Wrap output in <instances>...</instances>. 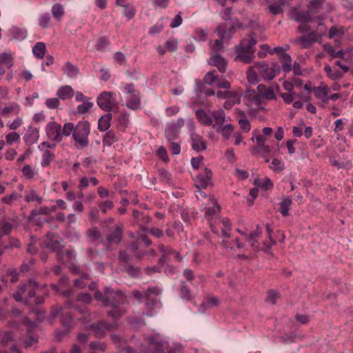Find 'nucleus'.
Wrapping results in <instances>:
<instances>
[{
	"mask_svg": "<svg viewBox=\"0 0 353 353\" xmlns=\"http://www.w3.org/2000/svg\"><path fill=\"white\" fill-rule=\"evenodd\" d=\"M92 301V296L88 293L79 294L75 301H69L63 307L57 305L52 308L51 315L52 317L61 316V323L65 327H70L73 321L76 313L81 316L77 317L78 320L82 321L84 324L91 321V314L84 304H88Z\"/></svg>",
	"mask_w": 353,
	"mask_h": 353,
	"instance_id": "f257e3e1",
	"label": "nucleus"
},
{
	"mask_svg": "<svg viewBox=\"0 0 353 353\" xmlns=\"http://www.w3.org/2000/svg\"><path fill=\"white\" fill-rule=\"evenodd\" d=\"M94 298L104 307L111 308L108 311V314L114 319L119 317L126 310L124 305L125 296L121 292H116L110 288H105L104 294L99 291L96 292Z\"/></svg>",
	"mask_w": 353,
	"mask_h": 353,
	"instance_id": "f03ea898",
	"label": "nucleus"
},
{
	"mask_svg": "<svg viewBox=\"0 0 353 353\" xmlns=\"http://www.w3.org/2000/svg\"><path fill=\"white\" fill-rule=\"evenodd\" d=\"M220 207L217 204L213 206L208 207L205 210V218L209 224L211 230L213 233L219 234V231H221L222 234L226 237L230 238V234L229 230L231 229V223L228 219H221L219 217Z\"/></svg>",
	"mask_w": 353,
	"mask_h": 353,
	"instance_id": "7ed1b4c3",
	"label": "nucleus"
},
{
	"mask_svg": "<svg viewBox=\"0 0 353 353\" xmlns=\"http://www.w3.org/2000/svg\"><path fill=\"white\" fill-rule=\"evenodd\" d=\"M37 283L33 280H29L18 288L17 292L13 294V297L16 301H23L28 306L41 304L43 302V298L37 294Z\"/></svg>",
	"mask_w": 353,
	"mask_h": 353,
	"instance_id": "20e7f679",
	"label": "nucleus"
},
{
	"mask_svg": "<svg viewBox=\"0 0 353 353\" xmlns=\"http://www.w3.org/2000/svg\"><path fill=\"white\" fill-rule=\"evenodd\" d=\"M45 245L47 248L57 253V259L59 262L66 265L73 264L75 259L74 252L63 248L60 238L54 233L47 234Z\"/></svg>",
	"mask_w": 353,
	"mask_h": 353,
	"instance_id": "39448f33",
	"label": "nucleus"
},
{
	"mask_svg": "<svg viewBox=\"0 0 353 353\" xmlns=\"http://www.w3.org/2000/svg\"><path fill=\"white\" fill-rule=\"evenodd\" d=\"M281 68L274 64L273 67H269L265 62H257L248 68L247 79L250 83L254 84L258 81V75L264 81L272 80L280 72Z\"/></svg>",
	"mask_w": 353,
	"mask_h": 353,
	"instance_id": "423d86ee",
	"label": "nucleus"
},
{
	"mask_svg": "<svg viewBox=\"0 0 353 353\" xmlns=\"http://www.w3.org/2000/svg\"><path fill=\"white\" fill-rule=\"evenodd\" d=\"M256 40L254 37L250 35L248 39H243L241 43L236 46L235 51L236 57L235 60H239L244 63H250L254 58L255 48Z\"/></svg>",
	"mask_w": 353,
	"mask_h": 353,
	"instance_id": "0eeeda50",
	"label": "nucleus"
},
{
	"mask_svg": "<svg viewBox=\"0 0 353 353\" xmlns=\"http://www.w3.org/2000/svg\"><path fill=\"white\" fill-rule=\"evenodd\" d=\"M162 290L157 285L148 286L146 290H135L132 292L133 296L138 301H145L148 309L155 308L159 306L158 297L161 294Z\"/></svg>",
	"mask_w": 353,
	"mask_h": 353,
	"instance_id": "6e6552de",
	"label": "nucleus"
},
{
	"mask_svg": "<svg viewBox=\"0 0 353 353\" xmlns=\"http://www.w3.org/2000/svg\"><path fill=\"white\" fill-rule=\"evenodd\" d=\"M21 320V324L16 325L17 331L21 329L23 330V328H25L26 333L22 336L19 337L18 339L24 344L26 347H29L37 342L38 337L34 333V330L37 325L34 321L30 320L27 317H23Z\"/></svg>",
	"mask_w": 353,
	"mask_h": 353,
	"instance_id": "1a4fd4ad",
	"label": "nucleus"
},
{
	"mask_svg": "<svg viewBox=\"0 0 353 353\" xmlns=\"http://www.w3.org/2000/svg\"><path fill=\"white\" fill-rule=\"evenodd\" d=\"M90 133V123L86 121H80L75 126L72 139L74 145L78 149H83L89 145L88 136Z\"/></svg>",
	"mask_w": 353,
	"mask_h": 353,
	"instance_id": "9d476101",
	"label": "nucleus"
},
{
	"mask_svg": "<svg viewBox=\"0 0 353 353\" xmlns=\"http://www.w3.org/2000/svg\"><path fill=\"white\" fill-rule=\"evenodd\" d=\"M200 123L212 125L214 128L221 126L225 121L224 112H195Z\"/></svg>",
	"mask_w": 353,
	"mask_h": 353,
	"instance_id": "9b49d317",
	"label": "nucleus"
},
{
	"mask_svg": "<svg viewBox=\"0 0 353 353\" xmlns=\"http://www.w3.org/2000/svg\"><path fill=\"white\" fill-rule=\"evenodd\" d=\"M97 105L103 110H112L119 108L116 94L112 92L103 91L97 99Z\"/></svg>",
	"mask_w": 353,
	"mask_h": 353,
	"instance_id": "f8f14e48",
	"label": "nucleus"
},
{
	"mask_svg": "<svg viewBox=\"0 0 353 353\" xmlns=\"http://www.w3.org/2000/svg\"><path fill=\"white\" fill-rule=\"evenodd\" d=\"M126 94V106L131 110L141 108V94L139 90L135 89L133 83H128L124 88Z\"/></svg>",
	"mask_w": 353,
	"mask_h": 353,
	"instance_id": "ddd939ff",
	"label": "nucleus"
},
{
	"mask_svg": "<svg viewBox=\"0 0 353 353\" xmlns=\"http://www.w3.org/2000/svg\"><path fill=\"white\" fill-rule=\"evenodd\" d=\"M123 228L117 225L114 230L103 241V246L105 250H112L120 243L123 236Z\"/></svg>",
	"mask_w": 353,
	"mask_h": 353,
	"instance_id": "4468645a",
	"label": "nucleus"
},
{
	"mask_svg": "<svg viewBox=\"0 0 353 353\" xmlns=\"http://www.w3.org/2000/svg\"><path fill=\"white\" fill-rule=\"evenodd\" d=\"M93 332L97 338H103L108 332L114 330L117 324L115 321L108 323L105 321H99L97 323L89 324L87 325Z\"/></svg>",
	"mask_w": 353,
	"mask_h": 353,
	"instance_id": "2eb2a0df",
	"label": "nucleus"
},
{
	"mask_svg": "<svg viewBox=\"0 0 353 353\" xmlns=\"http://www.w3.org/2000/svg\"><path fill=\"white\" fill-rule=\"evenodd\" d=\"M159 249L161 254V256L159 260L160 264H165L172 261L179 262L182 259L179 253L170 246L159 244Z\"/></svg>",
	"mask_w": 353,
	"mask_h": 353,
	"instance_id": "dca6fc26",
	"label": "nucleus"
},
{
	"mask_svg": "<svg viewBox=\"0 0 353 353\" xmlns=\"http://www.w3.org/2000/svg\"><path fill=\"white\" fill-rule=\"evenodd\" d=\"M321 37V34L315 31L310 32L307 35L302 36L296 38L293 40L292 43L299 46L302 49H307L318 41L319 39Z\"/></svg>",
	"mask_w": 353,
	"mask_h": 353,
	"instance_id": "f3484780",
	"label": "nucleus"
},
{
	"mask_svg": "<svg viewBox=\"0 0 353 353\" xmlns=\"http://www.w3.org/2000/svg\"><path fill=\"white\" fill-rule=\"evenodd\" d=\"M16 333L6 332L2 339L1 343L6 348L3 351H0V353H20L21 351L19 347L15 343Z\"/></svg>",
	"mask_w": 353,
	"mask_h": 353,
	"instance_id": "a211bd4d",
	"label": "nucleus"
},
{
	"mask_svg": "<svg viewBox=\"0 0 353 353\" xmlns=\"http://www.w3.org/2000/svg\"><path fill=\"white\" fill-rule=\"evenodd\" d=\"M216 97L220 99H225V101L223 104V107L226 110L231 109L234 105L240 103V95L236 92L219 91L216 93Z\"/></svg>",
	"mask_w": 353,
	"mask_h": 353,
	"instance_id": "6ab92c4d",
	"label": "nucleus"
},
{
	"mask_svg": "<svg viewBox=\"0 0 353 353\" xmlns=\"http://www.w3.org/2000/svg\"><path fill=\"white\" fill-rule=\"evenodd\" d=\"M12 230V225L8 222H3L0 226V255L3 250L12 245L9 239V234Z\"/></svg>",
	"mask_w": 353,
	"mask_h": 353,
	"instance_id": "aec40b11",
	"label": "nucleus"
},
{
	"mask_svg": "<svg viewBox=\"0 0 353 353\" xmlns=\"http://www.w3.org/2000/svg\"><path fill=\"white\" fill-rule=\"evenodd\" d=\"M46 132L48 139L52 141L61 143V125L57 122H50L46 126Z\"/></svg>",
	"mask_w": 353,
	"mask_h": 353,
	"instance_id": "412c9836",
	"label": "nucleus"
},
{
	"mask_svg": "<svg viewBox=\"0 0 353 353\" xmlns=\"http://www.w3.org/2000/svg\"><path fill=\"white\" fill-rule=\"evenodd\" d=\"M261 100L263 99L267 100H274L276 99L275 94L279 91V85L277 83L272 84L271 86L267 87L263 84H260L257 87Z\"/></svg>",
	"mask_w": 353,
	"mask_h": 353,
	"instance_id": "4be33fe9",
	"label": "nucleus"
},
{
	"mask_svg": "<svg viewBox=\"0 0 353 353\" xmlns=\"http://www.w3.org/2000/svg\"><path fill=\"white\" fill-rule=\"evenodd\" d=\"M141 242H143L148 246L152 243L151 240L148 237V236L145 234H141L137 241L131 243L128 248V250L133 252L138 258H141L144 255V252L139 250Z\"/></svg>",
	"mask_w": 353,
	"mask_h": 353,
	"instance_id": "5701e85b",
	"label": "nucleus"
},
{
	"mask_svg": "<svg viewBox=\"0 0 353 353\" xmlns=\"http://www.w3.org/2000/svg\"><path fill=\"white\" fill-rule=\"evenodd\" d=\"M211 57L208 60L209 65L216 67L219 71L221 73H224L226 71L227 61L221 57L219 54H212Z\"/></svg>",
	"mask_w": 353,
	"mask_h": 353,
	"instance_id": "b1692460",
	"label": "nucleus"
},
{
	"mask_svg": "<svg viewBox=\"0 0 353 353\" xmlns=\"http://www.w3.org/2000/svg\"><path fill=\"white\" fill-rule=\"evenodd\" d=\"M212 176L211 170L205 168L202 173H200L197 176L196 180V185L198 188L202 189L205 188L210 183Z\"/></svg>",
	"mask_w": 353,
	"mask_h": 353,
	"instance_id": "393cba45",
	"label": "nucleus"
},
{
	"mask_svg": "<svg viewBox=\"0 0 353 353\" xmlns=\"http://www.w3.org/2000/svg\"><path fill=\"white\" fill-rule=\"evenodd\" d=\"M328 91V87L323 83H321L319 86L314 87L312 89L315 97L323 103L329 101Z\"/></svg>",
	"mask_w": 353,
	"mask_h": 353,
	"instance_id": "a878e982",
	"label": "nucleus"
},
{
	"mask_svg": "<svg viewBox=\"0 0 353 353\" xmlns=\"http://www.w3.org/2000/svg\"><path fill=\"white\" fill-rule=\"evenodd\" d=\"M87 254L90 260L93 261L94 268L99 273L103 274L104 271V265L102 262L99 261L100 256L99 254L92 248H88Z\"/></svg>",
	"mask_w": 353,
	"mask_h": 353,
	"instance_id": "bb28decb",
	"label": "nucleus"
},
{
	"mask_svg": "<svg viewBox=\"0 0 353 353\" xmlns=\"http://www.w3.org/2000/svg\"><path fill=\"white\" fill-rule=\"evenodd\" d=\"M191 140L193 150L197 152L206 150V143L202 137L196 134H192L191 135Z\"/></svg>",
	"mask_w": 353,
	"mask_h": 353,
	"instance_id": "cd10ccee",
	"label": "nucleus"
},
{
	"mask_svg": "<svg viewBox=\"0 0 353 353\" xmlns=\"http://www.w3.org/2000/svg\"><path fill=\"white\" fill-rule=\"evenodd\" d=\"M292 17L295 21L300 23L312 21V15L307 10L305 12L299 11L296 9H293L292 11Z\"/></svg>",
	"mask_w": 353,
	"mask_h": 353,
	"instance_id": "c85d7f7f",
	"label": "nucleus"
},
{
	"mask_svg": "<svg viewBox=\"0 0 353 353\" xmlns=\"http://www.w3.org/2000/svg\"><path fill=\"white\" fill-rule=\"evenodd\" d=\"M88 236L90 241L94 243L96 245L101 244L103 245V241L104 237L101 236L99 230L97 228H92L87 232Z\"/></svg>",
	"mask_w": 353,
	"mask_h": 353,
	"instance_id": "c756f323",
	"label": "nucleus"
},
{
	"mask_svg": "<svg viewBox=\"0 0 353 353\" xmlns=\"http://www.w3.org/2000/svg\"><path fill=\"white\" fill-rule=\"evenodd\" d=\"M88 236L90 241L94 243L96 245L101 244L103 245V241L104 237L101 236L99 230L97 228H92L87 232Z\"/></svg>",
	"mask_w": 353,
	"mask_h": 353,
	"instance_id": "7c9ffc66",
	"label": "nucleus"
},
{
	"mask_svg": "<svg viewBox=\"0 0 353 353\" xmlns=\"http://www.w3.org/2000/svg\"><path fill=\"white\" fill-rule=\"evenodd\" d=\"M74 95V90L70 85H63L60 87L57 92V96L59 99L66 100L70 99Z\"/></svg>",
	"mask_w": 353,
	"mask_h": 353,
	"instance_id": "2f4dec72",
	"label": "nucleus"
},
{
	"mask_svg": "<svg viewBox=\"0 0 353 353\" xmlns=\"http://www.w3.org/2000/svg\"><path fill=\"white\" fill-rule=\"evenodd\" d=\"M286 0H278L268 6L270 12L273 15H277L283 12V6L286 4Z\"/></svg>",
	"mask_w": 353,
	"mask_h": 353,
	"instance_id": "473e14b6",
	"label": "nucleus"
},
{
	"mask_svg": "<svg viewBox=\"0 0 353 353\" xmlns=\"http://www.w3.org/2000/svg\"><path fill=\"white\" fill-rule=\"evenodd\" d=\"M292 204V201L289 196H283L282 201L279 203L278 208L279 212L283 216H286L289 214V210Z\"/></svg>",
	"mask_w": 353,
	"mask_h": 353,
	"instance_id": "72a5a7b5",
	"label": "nucleus"
},
{
	"mask_svg": "<svg viewBox=\"0 0 353 353\" xmlns=\"http://www.w3.org/2000/svg\"><path fill=\"white\" fill-rule=\"evenodd\" d=\"M63 73L70 78H75L79 73V68L70 62H66L62 67Z\"/></svg>",
	"mask_w": 353,
	"mask_h": 353,
	"instance_id": "f704fd0d",
	"label": "nucleus"
},
{
	"mask_svg": "<svg viewBox=\"0 0 353 353\" xmlns=\"http://www.w3.org/2000/svg\"><path fill=\"white\" fill-rule=\"evenodd\" d=\"M279 61L281 63L282 70L284 72L287 73L292 70V59L288 54L286 52L281 53L279 57Z\"/></svg>",
	"mask_w": 353,
	"mask_h": 353,
	"instance_id": "c9c22d12",
	"label": "nucleus"
},
{
	"mask_svg": "<svg viewBox=\"0 0 353 353\" xmlns=\"http://www.w3.org/2000/svg\"><path fill=\"white\" fill-rule=\"evenodd\" d=\"M244 97L252 105H256L257 106L261 105V96L259 94H256L254 90H247Z\"/></svg>",
	"mask_w": 353,
	"mask_h": 353,
	"instance_id": "e433bc0d",
	"label": "nucleus"
},
{
	"mask_svg": "<svg viewBox=\"0 0 353 353\" xmlns=\"http://www.w3.org/2000/svg\"><path fill=\"white\" fill-rule=\"evenodd\" d=\"M112 117V116L109 112L108 114L102 116L99 119L98 122V128L100 131H105L109 128Z\"/></svg>",
	"mask_w": 353,
	"mask_h": 353,
	"instance_id": "4c0bfd02",
	"label": "nucleus"
},
{
	"mask_svg": "<svg viewBox=\"0 0 353 353\" xmlns=\"http://www.w3.org/2000/svg\"><path fill=\"white\" fill-rule=\"evenodd\" d=\"M324 2L325 0H312L307 7V11L311 15L318 13Z\"/></svg>",
	"mask_w": 353,
	"mask_h": 353,
	"instance_id": "58836bf2",
	"label": "nucleus"
},
{
	"mask_svg": "<svg viewBox=\"0 0 353 353\" xmlns=\"http://www.w3.org/2000/svg\"><path fill=\"white\" fill-rule=\"evenodd\" d=\"M56 210V206H41L38 209L32 210L30 212V216L32 219H33L34 216L39 215V214H44L48 215L52 212H54Z\"/></svg>",
	"mask_w": 353,
	"mask_h": 353,
	"instance_id": "ea45409f",
	"label": "nucleus"
},
{
	"mask_svg": "<svg viewBox=\"0 0 353 353\" xmlns=\"http://www.w3.org/2000/svg\"><path fill=\"white\" fill-rule=\"evenodd\" d=\"M179 132L180 130L170 123L167 125L165 134L169 141L176 140Z\"/></svg>",
	"mask_w": 353,
	"mask_h": 353,
	"instance_id": "a19ab883",
	"label": "nucleus"
},
{
	"mask_svg": "<svg viewBox=\"0 0 353 353\" xmlns=\"http://www.w3.org/2000/svg\"><path fill=\"white\" fill-rule=\"evenodd\" d=\"M128 115L124 112H122L117 116L116 127L119 130L123 131L128 126Z\"/></svg>",
	"mask_w": 353,
	"mask_h": 353,
	"instance_id": "79ce46f5",
	"label": "nucleus"
},
{
	"mask_svg": "<svg viewBox=\"0 0 353 353\" xmlns=\"http://www.w3.org/2000/svg\"><path fill=\"white\" fill-rule=\"evenodd\" d=\"M43 152L42 159H41V166L45 168L48 166L51 162L54 160L55 154L53 152L46 149Z\"/></svg>",
	"mask_w": 353,
	"mask_h": 353,
	"instance_id": "37998d69",
	"label": "nucleus"
},
{
	"mask_svg": "<svg viewBox=\"0 0 353 353\" xmlns=\"http://www.w3.org/2000/svg\"><path fill=\"white\" fill-rule=\"evenodd\" d=\"M254 154L261 153L262 157L265 159L266 162L269 161V159L267 158L270 152V148L269 145L265 144V143H257V145L253 149Z\"/></svg>",
	"mask_w": 353,
	"mask_h": 353,
	"instance_id": "c03bdc74",
	"label": "nucleus"
},
{
	"mask_svg": "<svg viewBox=\"0 0 353 353\" xmlns=\"http://www.w3.org/2000/svg\"><path fill=\"white\" fill-rule=\"evenodd\" d=\"M25 201L28 203L35 201L38 204H41L43 198L34 190L26 192Z\"/></svg>",
	"mask_w": 353,
	"mask_h": 353,
	"instance_id": "a18cd8bd",
	"label": "nucleus"
},
{
	"mask_svg": "<svg viewBox=\"0 0 353 353\" xmlns=\"http://www.w3.org/2000/svg\"><path fill=\"white\" fill-rule=\"evenodd\" d=\"M209 46L210 49V54H219V52L223 51L224 49L223 43L221 39H216L210 41Z\"/></svg>",
	"mask_w": 353,
	"mask_h": 353,
	"instance_id": "49530a36",
	"label": "nucleus"
},
{
	"mask_svg": "<svg viewBox=\"0 0 353 353\" xmlns=\"http://www.w3.org/2000/svg\"><path fill=\"white\" fill-rule=\"evenodd\" d=\"M39 137V130L37 128H32L30 133L25 134L24 140L26 144L32 145L38 141Z\"/></svg>",
	"mask_w": 353,
	"mask_h": 353,
	"instance_id": "de8ad7c7",
	"label": "nucleus"
},
{
	"mask_svg": "<svg viewBox=\"0 0 353 353\" xmlns=\"http://www.w3.org/2000/svg\"><path fill=\"white\" fill-rule=\"evenodd\" d=\"M46 51V45L43 42L37 43L32 48L34 55L38 59H43Z\"/></svg>",
	"mask_w": 353,
	"mask_h": 353,
	"instance_id": "09e8293b",
	"label": "nucleus"
},
{
	"mask_svg": "<svg viewBox=\"0 0 353 353\" xmlns=\"http://www.w3.org/2000/svg\"><path fill=\"white\" fill-rule=\"evenodd\" d=\"M183 275L185 280L190 283L192 285H195L197 283L201 281L200 277H196L193 271L190 269H185L183 272Z\"/></svg>",
	"mask_w": 353,
	"mask_h": 353,
	"instance_id": "8fccbe9b",
	"label": "nucleus"
},
{
	"mask_svg": "<svg viewBox=\"0 0 353 353\" xmlns=\"http://www.w3.org/2000/svg\"><path fill=\"white\" fill-rule=\"evenodd\" d=\"M180 293L179 296L183 299H186L188 301H190L192 298L189 286L187 285V283L185 281H181L180 283Z\"/></svg>",
	"mask_w": 353,
	"mask_h": 353,
	"instance_id": "3c124183",
	"label": "nucleus"
},
{
	"mask_svg": "<svg viewBox=\"0 0 353 353\" xmlns=\"http://www.w3.org/2000/svg\"><path fill=\"white\" fill-rule=\"evenodd\" d=\"M324 70L327 76L332 80L339 79L343 77V74L339 70H334L332 68L326 64L324 67Z\"/></svg>",
	"mask_w": 353,
	"mask_h": 353,
	"instance_id": "603ef678",
	"label": "nucleus"
},
{
	"mask_svg": "<svg viewBox=\"0 0 353 353\" xmlns=\"http://www.w3.org/2000/svg\"><path fill=\"white\" fill-rule=\"evenodd\" d=\"M64 8L60 3L54 4L52 8V14L53 17L59 21L64 14Z\"/></svg>",
	"mask_w": 353,
	"mask_h": 353,
	"instance_id": "864d4df0",
	"label": "nucleus"
},
{
	"mask_svg": "<svg viewBox=\"0 0 353 353\" xmlns=\"http://www.w3.org/2000/svg\"><path fill=\"white\" fill-rule=\"evenodd\" d=\"M89 280L90 279L88 275L83 274L79 278L76 279L74 281V285L77 288H84L88 284Z\"/></svg>",
	"mask_w": 353,
	"mask_h": 353,
	"instance_id": "5fc2aeb1",
	"label": "nucleus"
},
{
	"mask_svg": "<svg viewBox=\"0 0 353 353\" xmlns=\"http://www.w3.org/2000/svg\"><path fill=\"white\" fill-rule=\"evenodd\" d=\"M74 130L75 126L72 123H65L63 125V128L61 127V137H69L70 134L72 135V133H74Z\"/></svg>",
	"mask_w": 353,
	"mask_h": 353,
	"instance_id": "6e6d98bb",
	"label": "nucleus"
},
{
	"mask_svg": "<svg viewBox=\"0 0 353 353\" xmlns=\"http://www.w3.org/2000/svg\"><path fill=\"white\" fill-rule=\"evenodd\" d=\"M117 141V138L113 131L110 130L107 132L103 139V143L104 145L110 146Z\"/></svg>",
	"mask_w": 353,
	"mask_h": 353,
	"instance_id": "4d7b16f0",
	"label": "nucleus"
},
{
	"mask_svg": "<svg viewBox=\"0 0 353 353\" xmlns=\"http://www.w3.org/2000/svg\"><path fill=\"white\" fill-rule=\"evenodd\" d=\"M262 234V230L259 227H257L256 230L253 232L250 233L248 235V239L251 242L252 247H256L255 243L257 241V239L261 238Z\"/></svg>",
	"mask_w": 353,
	"mask_h": 353,
	"instance_id": "13d9d810",
	"label": "nucleus"
},
{
	"mask_svg": "<svg viewBox=\"0 0 353 353\" xmlns=\"http://www.w3.org/2000/svg\"><path fill=\"white\" fill-rule=\"evenodd\" d=\"M344 34V28L343 26L336 27L332 26L329 30L328 37L330 39L334 37L335 36H343Z\"/></svg>",
	"mask_w": 353,
	"mask_h": 353,
	"instance_id": "bf43d9fd",
	"label": "nucleus"
},
{
	"mask_svg": "<svg viewBox=\"0 0 353 353\" xmlns=\"http://www.w3.org/2000/svg\"><path fill=\"white\" fill-rule=\"evenodd\" d=\"M0 64H5L8 68L12 66V57L10 54L3 52L0 55Z\"/></svg>",
	"mask_w": 353,
	"mask_h": 353,
	"instance_id": "052dcab7",
	"label": "nucleus"
},
{
	"mask_svg": "<svg viewBox=\"0 0 353 353\" xmlns=\"http://www.w3.org/2000/svg\"><path fill=\"white\" fill-rule=\"evenodd\" d=\"M39 25L43 28H46L48 27L50 22L51 21L50 16L48 13L43 14L41 15L38 19Z\"/></svg>",
	"mask_w": 353,
	"mask_h": 353,
	"instance_id": "680f3d73",
	"label": "nucleus"
},
{
	"mask_svg": "<svg viewBox=\"0 0 353 353\" xmlns=\"http://www.w3.org/2000/svg\"><path fill=\"white\" fill-rule=\"evenodd\" d=\"M208 35V31L201 28H196L194 31V38L198 41H205Z\"/></svg>",
	"mask_w": 353,
	"mask_h": 353,
	"instance_id": "e2e57ef3",
	"label": "nucleus"
},
{
	"mask_svg": "<svg viewBox=\"0 0 353 353\" xmlns=\"http://www.w3.org/2000/svg\"><path fill=\"white\" fill-rule=\"evenodd\" d=\"M215 70L208 72L204 77L203 81L205 83L212 85L218 79V76L214 74Z\"/></svg>",
	"mask_w": 353,
	"mask_h": 353,
	"instance_id": "0e129e2a",
	"label": "nucleus"
},
{
	"mask_svg": "<svg viewBox=\"0 0 353 353\" xmlns=\"http://www.w3.org/2000/svg\"><path fill=\"white\" fill-rule=\"evenodd\" d=\"M19 197L20 195L19 194L13 192L10 195L2 197L1 203L7 205H11L13 201L17 200Z\"/></svg>",
	"mask_w": 353,
	"mask_h": 353,
	"instance_id": "69168bd1",
	"label": "nucleus"
},
{
	"mask_svg": "<svg viewBox=\"0 0 353 353\" xmlns=\"http://www.w3.org/2000/svg\"><path fill=\"white\" fill-rule=\"evenodd\" d=\"M22 173L28 179H32L35 175L34 170L30 165H25L23 167Z\"/></svg>",
	"mask_w": 353,
	"mask_h": 353,
	"instance_id": "338daca9",
	"label": "nucleus"
},
{
	"mask_svg": "<svg viewBox=\"0 0 353 353\" xmlns=\"http://www.w3.org/2000/svg\"><path fill=\"white\" fill-rule=\"evenodd\" d=\"M109 44V41L105 37H100L98 39L95 48L97 50L101 51L103 50Z\"/></svg>",
	"mask_w": 353,
	"mask_h": 353,
	"instance_id": "774afa93",
	"label": "nucleus"
}]
</instances>
